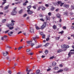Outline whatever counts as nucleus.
Masks as SVG:
<instances>
[{
  "label": "nucleus",
  "mask_w": 74,
  "mask_h": 74,
  "mask_svg": "<svg viewBox=\"0 0 74 74\" xmlns=\"http://www.w3.org/2000/svg\"><path fill=\"white\" fill-rule=\"evenodd\" d=\"M27 43L28 44H31L32 43V41H27Z\"/></svg>",
  "instance_id": "15"
},
{
  "label": "nucleus",
  "mask_w": 74,
  "mask_h": 74,
  "mask_svg": "<svg viewBox=\"0 0 74 74\" xmlns=\"http://www.w3.org/2000/svg\"><path fill=\"white\" fill-rule=\"evenodd\" d=\"M28 1H25V3H28Z\"/></svg>",
  "instance_id": "62"
},
{
  "label": "nucleus",
  "mask_w": 74,
  "mask_h": 74,
  "mask_svg": "<svg viewBox=\"0 0 74 74\" xmlns=\"http://www.w3.org/2000/svg\"><path fill=\"white\" fill-rule=\"evenodd\" d=\"M9 32H10V30H7L5 32V34H6V33H8Z\"/></svg>",
  "instance_id": "32"
},
{
  "label": "nucleus",
  "mask_w": 74,
  "mask_h": 74,
  "mask_svg": "<svg viewBox=\"0 0 74 74\" xmlns=\"http://www.w3.org/2000/svg\"><path fill=\"white\" fill-rule=\"evenodd\" d=\"M63 29L65 30V29H66V26L63 27Z\"/></svg>",
  "instance_id": "43"
},
{
  "label": "nucleus",
  "mask_w": 74,
  "mask_h": 74,
  "mask_svg": "<svg viewBox=\"0 0 74 74\" xmlns=\"http://www.w3.org/2000/svg\"><path fill=\"white\" fill-rule=\"evenodd\" d=\"M56 65V63L55 62H53L52 63V66H55Z\"/></svg>",
  "instance_id": "14"
},
{
  "label": "nucleus",
  "mask_w": 74,
  "mask_h": 74,
  "mask_svg": "<svg viewBox=\"0 0 74 74\" xmlns=\"http://www.w3.org/2000/svg\"><path fill=\"white\" fill-rule=\"evenodd\" d=\"M29 54L30 55H33V53H29Z\"/></svg>",
  "instance_id": "49"
},
{
  "label": "nucleus",
  "mask_w": 74,
  "mask_h": 74,
  "mask_svg": "<svg viewBox=\"0 0 74 74\" xmlns=\"http://www.w3.org/2000/svg\"><path fill=\"white\" fill-rule=\"evenodd\" d=\"M8 73L9 74H11V71H8Z\"/></svg>",
  "instance_id": "54"
},
{
  "label": "nucleus",
  "mask_w": 74,
  "mask_h": 74,
  "mask_svg": "<svg viewBox=\"0 0 74 74\" xmlns=\"http://www.w3.org/2000/svg\"><path fill=\"white\" fill-rule=\"evenodd\" d=\"M58 11H59V9H57L56 10V12H58Z\"/></svg>",
  "instance_id": "58"
},
{
  "label": "nucleus",
  "mask_w": 74,
  "mask_h": 74,
  "mask_svg": "<svg viewBox=\"0 0 74 74\" xmlns=\"http://www.w3.org/2000/svg\"><path fill=\"white\" fill-rule=\"evenodd\" d=\"M6 53H3V55L4 56H6L7 55V54L8 53V52L6 51Z\"/></svg>",
  "instance_id": "10"
},
{
  "label": "nucleus",
  "mask_w": 74,
  "mask_h": 74,
  "mask_svg": "<svg viewBox=\"0 0 74 74\" xmlns=\"http://www.w3.org/2000/svg\"><path fill=\"white\" fill-rule=\"evenodd\" d=\"M14 24L13 23H12L11 24L7 23L6 24V26L8 27H9V29L10 30H12L14 29L13 26L14 25Z\"/></svg>",
  "instance_id": "1"
},
{
  "label": "nucleus",
  "mask_w": 74,
  "mask_h": 74,
  "mask_svg": "<svg viewBox=\"0 0 74 74\" xmlns=\"http://www.w3.org/2000/svg\"><path fill=\"white\" fill-rule=\"evenodd\" d=\"M63 71V69H61L58 71L57 72V73H60L61 72H62V71Z\"/></svg>",
  "instance_id": "23"
},
{
  "label": "nucleus",
  "mask_w": 74,
  "mask_h": 74,
  "mask_svg": "<svg viewBox=\"0 0 74 74\" xmlns=\"http://www.w3.org/2000/svg\"><path fill=\"white\" fill-rule=\"evenodd\" d=\"M64 70L65 71H66L69 70V68H66L64 69Z\"/></svg>",
  "instance_id": "19"
},
{
  "label": "nucleus",
  "mask_w": 74,
  "mask_h": 74,
  "mask_svg": "<svg viewBox=\"0 0 74 74\" xmlns=\"http://www.w3.org/2000/svg\"><path fill=\"white\" fill-rule=\"evenodd\" d=\"M26 51L27 52H29L30 51V50L29 49H27L26 50Z\"/></svg>",
  "instance_id": "33"
},
{
  "label": "nucleus",
  "mask_w": 74,
  "mask_h": 74,
  "mask_svg": "<svg viewBox=\"0 0 74 74\" xmlns=\"http://www.w3.org/2000/svg\"><path fill=\"white\" fill-rule=\"evenodd\" d=\"M27 16V14H25L24 15H23V17H26Z\"/></svg>",
  "instance_id": "47"
},
{
  "label": "nucleus",
  "mask_w": 74,
  "mask_h": 74,
  "mask_svg": "<svg viewBox=\"0 0 74 74\" xmlns=\"http://www.w3.org/2000/svg\"><path fill=\"white\" fill-rule=\"evenodd\" d=\"M17 74H21V73L20 72H18V73H17Z\"/></svg>",
  "instance_id": "64"
},
{
  "label": "nucleus",
  "mask_w": 74,
  "mask_h": 74,
  "mask_svg": "<svg viewBox=\"0 0 74 74\" xmlns=\"http://www.w3.org/2000/svg\"><path fill=\"white\" fill-rule=\"evenodd\" d=\"M63 7L66 8H69V5L64 4Z\"/></svg>",
  "instance_id": "8"
},
{
  "label": "nucleus",
  "mask_w": 74,
  "mask_h": 74,
  "mask_svg": "<svg viewBox=\"0 0 74 74\" xmlns=\"http://www.w3.org/2000/svg\"><path fill=\"white\" fill-rule=\"evenodd\" d=\"M39 16L42 18V17H43V16H44V15L42 14H39Z\"/></svg>",
  "instance_id": "31"
},
{
  "label": "nucleus",
  "mask_w": 74,
  "mask_h": 74,
  "mask_svg": "<svg viewBox=\"0 0 74 74\" xmlns=\"http://www.w3.org/2000/svg\"><path fill=\"white\" fill-rule=\"evenodd\" d=\"M71 29H73V30H74V26H73V25H72V26H71Z\"/></svg>",
  "instance_id": "40"
},
{
  "label": "nucleus",
  "mask_w": 74,
  "mask_h": 74,
  "mask_svg": "<svg viewBox=\"0 0 74 74\" xmlns=\"http://www.w3.org/2000/svg\"><path fill=\"white\" fill-rule=\"evenodd\" d=\"M3 38H7V36L6 35H4L3 36Z\"/></svg>",
  "instance_id": "52"
},
{
  "label": "nucleus",
  "mask_w": 74,
  "mask_h": 74,
  "mask_svg": "<svg viewBox=\"0 0 74 74\" xmlns=\"http://www.w3.org/2000/svg\"><path fill=\"white\" fill-rule=\"evenodd\" d=\"M55 10V8H54V7H52L51 8V11H53V10Z\"/></svg>",
  "instance_id": "35"
},
{
  "label": "nucleus",
  "mask_w": 74,
  "mask_h": 74,
  "mask_svg": "<svg viewBox=\"0 0 74 74\" xmlns=\"http://www.w3.org/2000/svg\"><path fill=\"white\" fill-rule=\"evenodd\" d=\"M9 36H11L12 35V34H13V32H10L8 33Z\"/></svg>",
  "instance_id": "7"
},
{
  "label": "nucleus",
  "mask_w": 74,
  "mask_h": 74,
  "mask_svg": "<svg viewBox=\"0 0 74 74\" xmlns=\"http://www.w3.org/2000/svg\"><path fill=\"white\" fill-rule=\"evenodd\" d=\"M41 8L42 11H45V10L46 8L45 7H44L43 6H41Z\"/></svg>",
  "instance_id": "13"
},
{
  "label": "nucleus",
  "mask_w": 74,
  "mask_h": 74,
  "mask_svg": "<svg viewBox=\"0 0 74 74\" xmlns=\"http://www.w3.org/2000/svg\"><path fill=\"white\" fill-rule=\"evenodd\" d=\"M69 45H67L65 47V48H66V49H67V48H69Z\"/></svg>",
  "instance_id": "41"
},
{
  "label": "nucleus",
  "mask_w": 74,
  "mask_h": 74,
  "mask_svg": "<svg viewBox=\"0 0 74 74\" xmlns=\"http://www.w3.org/2000/svg\"><path fill=\"white\" fill-rule=\"evenodd\" d=\"M46 41H48V40H49V38H47L46 39Z\"/></svg>",
  "instance_id": "51"
},
{
  "label": "nucleus",
  "mask_w": 74,
  "mask_h": 74,
  "mask_svg": "<svg viewBox=\"0 0 74 74\" xmlns=\"http://www.w3.org/2000/svg\"><path fill=\"white\" fill-rule=\"evenodd\" d=\"M71 54H74V52H70L68 54V58H70L71 57Z\"/></svg>",
  "instance_id": "9"
},
{
  "label": "nucleus",
  "mask_w": 74,
  "mask_h": 74,
  "mask_svg": "<svg viewBox=\"0 0 74 74\" xmlns=\"http://www.w3.org/2000/svg\"><path fill=\"white\" fill-rule=\"evenodd\" d=\"M23 48V47L22 46L19 47L18 48V50H20V49H21L22 48Z\"/></svg>",
  "instance_id": "30"
},
{
  "label": "nucleus",
  "mask_w": 74,
  "mask_h": 74,
  "mask_svg": "<svg viewBox=\"0 0 74 74\" xmlns=\"http://www.w3.org/2000/svg\"><path fill=\"white\" fill-rule=\"evenodd\" d=\"M59 68L58 66H56L54 68V70H58Z\"/></svg>",
  "instance_id": "28"
},
{
  "label": "nucleus",
  "mask_w": 74,
  "mask_h": 74,
  "mask_svg": "<svg viewBox=\"0 0 74 74\" xmlns=\"http://www.w3.org/2000/svg\"><path fill=\"white\" fill-rule=\"evenodd\" d=\"M45 53H46V54H47L48 53V50H46L45 51Z\"/></svg>",
  "instance_id": "27"
},
{
  "label": "nucleus",
  "mask_w": 74,
  "mask_h": 74,
  "mask_svg": "<svg viewBox=\"0 0 74 74\" xmlns=\"http://www.w3.org/2000/svg\"><path fill=\"white\" fill-rule=\"evenodd\" d=\"M40 9H41V7H40L38 8L37 9V11H39V10H40Z\"/></svg>",
  "instance_id": "36"
},
{
  "label": "nucleus",
  "mask_w": 74,
  "mask_h": 74,
  "mask_svg": "<svg viewBox=\"0 0 74 74\" xmlns=\"http://www.w3.org/2000/svg\"><path fill=\"white\" fill-rule=\"evenodd\" d=\"M1 40H3H3H4V38H3V37H1Z\"/></svg>",
  "instance_id": "59"
},
{
  "label": "nucleus",
  "mask_w": 74,
  "mask_h": 74,
  "mask_svg": "<svg viewBox=\"0 0 74 74\" xmlns=\"http://www.w3.org/2000/svg\"><path fill=\"white\" fill-rule=\"evenodd\" d=\"M40 34H41V35H43V32H41L40 33Z\"/></svg>",
  "instance_id": "60"
},
{
  "label": "nucleus",
  "mask_w": 74,
  "mask_h": 74,
  "mask_svg": "<svg viewBox=\"0 0 74 74\" xmlns=\"http://www.w3.org/2000/svg\"><path fill=\"white\" fill-rule=\"evenodd\" d=\"M45 26H46V24L44 23L41 27L40 29L42 30L45 27Z\"/></svg>",
  "instance_id": "5"
},
{
  "label": "nucleus",
  "mask_w": 74,
  "mask_h": 74,
  "mask_svg": "<svg viewBox=\"0 0 74 74\" xmlns=\"http://www.w3.org/2000/svg\"><path fill=\"white\" fill-rule=\"evenodd\" d=\"M38 38V36H36V37L33 38V39L34 40V43L32 44L31 45V47H33L34 45H35L36 43L38 42H37V41L36 40V39Z\"/></svg>",
  "instance_id": "2"
},
{
  "label": "nucleus",
  "mask_w": 74,
  "mask_h": 74,
  "mask_svg": "<svg viewBox=\"0 0 74 74\" xmlns=\"http://www.w3.org/2000/svg\"><path fill=\"white\" fill-rule=\"evenodd\" d=\"M45 35L44 34L42 36V38H45Z\"/></svg>",
  "instance_id": "50"
},
{
  "label": "nucleus",
  "mask_w": 74,
  "mask_h": 74,
  "mask_svg": "<svg viewBox=\"0 0 74 74\" xmlns=\"http://www.w3.org/2000/svg\"><path fill=\"white\" fill-rule=\"evenodd\" d=\"M57 3L59 5H60L62 3V1H58L57 2Z\"/></svg>",
  "instance_id": "22"
},
{
  "label": "nucleus",
  "mask_w": 74,
  "mask_h": 74,
  "mask_svg": "<svg viewBox=\"0 0 74 74\" xmlns=\"http://www.w3.org/2000/svg\"><path fill=\"white\" fill-rule=\"evenodd\" d=\"M40 20L41 21H42V22H44V20L43 19H40Z\"/></svg>",
  "instance_id": "44"
},
{
  "label": "nucleus",
  "mask_w": 74,
  "mask_h": 74,
  "mask_svg": "<svg viewBox=\"0 0 74 74\" xmlns=\"http://www.w3.org/2000/svg\"><path fill=\"white\" fill-rule=\"evenodd\" d=\"M53 28L54 29H56V26L55 25H54L53 27Z\"/></svg>",
  "instance_id": "25"
},
{
  "label": "nucleus",
  "mask_w": 74,
  "mask_h": 74,
  "mask_svg": "<svg viewBox=\"0 0 74 74\" xmlns=\"http://www.w3.org/2000/svg\"><path fill=\"white\" fill-rule=\"evenodd\" d=\"M64 32H63V31H61V32H59V33H58L59 34H60V33L61 34H62L63 33H64Z\"/></svg>",
  "instance_id": "42"
},
{
  "label": "nucleus",
  "mask_w": 74,
  "mask_h": 74,
  "mask_svg": "<svg viewBox=\"0 0 74 74\" xmlns=\"http://www.w3.org/2000/svg\"><path fill=\"white\" fill-rule=\"evenodd\" d=\"M60 38V37H56V40H59V39Z\"/></svg>",
  "instance_id": "29"
},
{
  "label": "nucleus",
  "mask_w": 74,
  "mask_h": 74,
  "mask_svg": "<svg viewBox=\"0 0 74 74\" xmlns=\"http://www.w3.org/2000/svg\"><path fill=\"white\" fill-rule=\"evenodd\" d=\"M22 12H23V9H21L19 12V13L20 14H21L22 13Z\"/></svg>",
  "instance_id": "24"
},
{
  "label": "nucleus",
  "mask_w": 74,
  "mask_h": 74,
  "mask_svg": "<svg viewBox=\"0 0 74 74\" xmlns=\"http://www.w3.org/2000/svg\"><path fill=\"white\" fill-rule=\"evenodd\" d=\"M62 52V50L60 49L58 50L57 51V53H60V52Z\"/></svg>",
  "instance_id": "21"
},
{
  "label": "nucleus",
  "mask_w": 74,
  "mask_h": 74,
  "mask_svg": "<svg viewBox=\"0 0 74 74\" xmlns=\"http://www.w3.org/2000/svg\"><path fill=\"white\" fill-rule=\"evenodd\" d=\"M10 58L9 57H6V59H7V60H8V59H9Z\"/></svg>",
  "instance_id": "61"
},
{
  "label": "nucleus",
  "mask_w": 74,
  "mask_h": 74,
  "mask_svg": "<svg viewBox=\"0 0 74 74\" xmlns=\"http://www.w3.org/2000/svg\"><path fill=\"white\" fill-rule=\"evenodd\" d=\"M45 6H46V7H49V5L48 4H46L45 5Z\"/></svg>",
  "instance_id": "48"
},
{
  "label": "nucleus",
  "mask_w": 74,
  "mask_h": 74,
  "mask_svg": "<svg viewBox=\"0 0 74 74\" xmlns=\"http://www.w3.org/2000/svg\"><path fill=\"white\" fill-rule=\"evenodd\" d=\"M49 44V43H47L45 45H44V46L47 47H48V46Z\"/></svg>",
  "instance_id": "17"
},
{
  "label": "nucleus",
  "mask_w": 74,
  "mask_h": 74,
  "mask_svg": "<svg viewBox=\"0 0 74 74\" xmlns=\"http://www.w3.org/2000/svg\"><path fill=\"white\" fill-rule=\"evenodd\" d=\"M30 32L32 33H34V29L33 28H30Z\"/></svg>",
  "instance_id": "6"
},
{
  "label": "nucleus",
  "mask_w": 74,
  "mask_h": 74,
  "mask_svg": "<svg viewBox=\"0 0 74 74\" xmlns=\"http://www.w3.org/2000/svg\"><path fill=\"white\" fill-rule=\"evenodd\" d=\"M5 21H6L5 19H3L2 21V22H3V23H4V22H5Z\"/></svg>",
  "instance_id": "38"
},
{
  "label": "nucleus",
  "mask_w": 74,
  "mask_h": 74,
  "mask_svg": "<svg viewBox=\"0 0 74 74\" xmlns=\"http://www.w3.org/2000/svg\"><path fill=\"white\" fill-rule=\"evenodd\" d=\"M53 58H54V56H52V57H51L50 58V59H53Z\"/></svg>",
  "instance_id": "39"
},
{
  "label": "nucleus",
  "mask_w": 74,
  "mask_h": 74,
  "mask_svg": "<svg viewBox=\"0 0 74 74\" xmlns=\"http://www.w3.org/2000/svg\"><path fill=\"white\" fill-rule=\"evenodd\" d=\"M51 14H52V13L51 12H49L48 13V15H49V16H51Z\"/></svg>",
  "instance_id": "37"
},
{
  "label": "nucleus",
  "mask_w": 74,
  "mask_h": 74,
  "mask_svg": "<svg viewBox=\"0 0 74 74\" xmlns=\"http://www.w3.org/2000/svg\"><path fill=\"white\" fill-rule=\"evenodd\" d=\"M6 48H11V47H10V46H8L6 47Z\"/></svg>",
  "instance_id": "55"
},
{
  "label": "nucleus",
  "mask_w": 74,
  "mask_h": 74,
  "mask_svg": "<svg viewBox=\"0 0 74 74\" xmlns=\"http://www.w3.org/2000/svg\"><path fill=\"white\" fill-rule=\"evenodd\" d=\"M26 4H27L26 3H23V5H24V6L26 5Z\"/></svg>",
  "instance_id": "57"
},
{
  "label": "nucleus",
  "mask_w": 74,
  "mask_h": 74,
  "mask_svg": "<svg viewBox=\"0 0 74 74\" xmlns=\"http://www.w3.org/2000/svg\"><path fill=\"white\" fill-rule=\"evenodd\" d=\"M9 7V5H8L6 6L5 7V8H4V10H6L7 9H8V7Z\"/></svg>",
  "instance_id": "16"
},
{
  "label": "nucleus",
  "mask_w": 74,
  "mask_h": 74,
  "mask_svg": "<svg viewBox=\"0 0 74 74\" xmlns=\"http://www.w3.org/2000/svg\"><path fill=\"white\" fill-rule=\"evenodd\" d=\"M2 0L3 1V2L2 3V5H3V4H4L5 3H7V2H6V1H7V0Z\"/></svg>",
  "instance_id": "11"
},
{
  "label": "nucleus",
  "mask_w": 74,
  "mask_h": 74,
  "mask_svg": "<svg viewBox=\"0 0 74 74\" xmlns=\"http://www.w3.org/2000/svg\"><path fill=\"white\" fill-rule=\"evenodd\" d=\"M64 3H61L60 4V7H62V6H63V4H64Z\"/></svg>",
  "instance_id": "34"
},
{
  "label": "nucleus",
  "mask_w": 74,
  "mask_h": 74,
  "mask_svg": "<svg viewBox=\"0 0 74 74\" xmlns=\"http://www.w3.org/2000/svg\"><path fill=\"white\" fill-rule=\"evenodd\" d=\"M32 7L34 8V10H36V7L35 6H33Z\"/></svg>",
  "instance_id": "46"
},
{
  "label": "nucleus",
  "mask_w": 74,
  "mask_h": 74,
  "mask_svg": "<svg viewBox=\"0 0 74 74\" xmlns=\"http://www.w3.org/2000/svg\"><path fill=\"white\" fill-rule=\"evenodd\" d=\"M40 70H38L36 71V74H40Z\"/></svg>",
  "instance_id": "26"
},
{
  "label": "nucleus",
  "mask_w": 74,
  "mask_h": 74,
  "mask_svg": "<svg viewBox=\"0 0 74 74\" xmlns=\"http://www.w3.org/2000/svg\"><path fill=\"white\" fill-rule=\"evenodd\" d=\"M32 70H29L28 71V72L27 73V74H29V73L30 71H31Z\"/></svg>",
  "instance_id": "45"
},
{
  "label": "nucleus",
  "mask_w": 74,
  "mask_h": 74,
  "mask_svg": "<svg viewBox=\"0 0 74 74\" xmlns=\"http://www.w3.org/2000/svg\"><path fill=\"white\" fill-rule=\"evenodd\" d=\"M16 7L14 8L12 11V12L11 13V15H15L16 14L17 12L15 10L16 9Z\"/></svg>",
  "instance_id": "3"
},
{
  "label": "nucleus",
  "mask_w": 74,
  "mask_h": 74,
  "mask_svg": "<svg viewBox=\"0 0 74 74\" xmlns=\"http://www.w3.org/2000/svg\"><path fill=\"white\" fill-rule=\"evenodd\" d=\"M27 12L28 15H32L33 13V12L32 11L30 10H27Z\"/></svg>",
  "instance_id": "4"
},
{
  "label": "nucleus",
  "mask_w": 74,
  "mask_h": 74,
  "mask_svg": "<svg viewBox=\"0 0 74 74\" xmlns=\"http://www.w3.org/2000/svg\"><path fill=\"white\" fill-rule=\"evenodd\" d=\"M31 8H32V6H31V5H30L27 7L28 10H30V9Z\"/></svg>",
  "instance_id": "18"
},
{
  "label": "nucleus",
  "mask_w": 74,
  "mask_h": 74,
  "mask_svg": "<svg viewBox=\"0 0 74 74\" xmlns=\"http://www.w3.org/2000/svg\"><path fill=\"white\" fill-rule=\"evenodd\" d=\"M35 27L36 29H37V30H39L40 28L38 26L36 25L35 26Z\"/></svg>",
  "instance_id": "20"
},
{
  "label": "nucleus",
  "mask_w": 74,
  "mask_h": 74,
  "mask_svg": "<svg viewBox=\"0 0 74 74\" xmlns=\"http://www.w3.org/2000/svg\"><path fill=\"white\" fill-rule=\"evenodd\" d=\"M60 67H63V65H62V64H60Z\"/></svg>",
  "instance_id": "56"
},
{
  "label": "nucleus",
  "mask_w": 74,
  "mask_h": 74,
  "mask_svg": "<svg viewBox=\"0 0 74 74\" xmlns=\"http://www.w3.org/2000/svg\"><path fill=\"white\" fill-rule=\"evenodd\" d=\"M71 8H72V10H74V6H73V7Z\"/></svg>",
  "instance_id": "63"
},
{
  "label": "nucleus",
  "mask_w": 74,
  "mask_h": 74,
  "mask_svg": "<svg viewBox=\"0 0 74 74\" xmlns=\"http://www.w3.org/2000/svg\"><path fill=\"white\" fill-rule=\"evenodd\" d=\"M38 47L39 48H40V47H42V45H38Z\"/></svg>",
  "instance_id": "53"
},
{
  "label": "nucleus",
  "mask_w": 74,
  "mask_h": 74,
  "mask_svg": "<svg viewBox=\"0 0 74 74\" xmlns=\"http://www.w3.org/2000/svg\"><path fill=\"white\" fill-rule=\"evenodd\" d=\"M56 16L58 18H60V14L59 13H58L57 15Z\"/></svg>",
  "instance_id": "12"
}]
</instances>
